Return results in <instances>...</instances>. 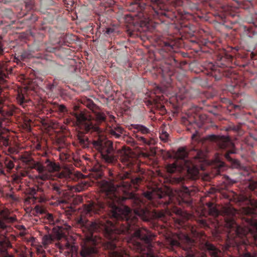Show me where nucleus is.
Instances as JSON below:
<instances>
[{"label": "nucleus", "mask_w": 257, "mask_h": 257, "mask_svg": "<svg viewBox=\"0 0 257 257\" xmlns=\"http://www.w3.org/2000/svg\"><path fill=\"white\" fill-rule=\"evenodd\" d=\"M81 219L79 220V223H81V224H83L84 223V220L82 219L83 218L82 217H81L80 218Z\"/></svg>", "instance_id": "nucleus-43"}, {"label": "nucleus", "mask_w": 257, "mask_h": 257, "mask_svg": "<svg viewBox=\"0 0 257 257\" xmlns=\"http://www.w3.org/2000/svg\"><path fill=\"white\" fill-rule=\"evenodd\" d=\"M0 226L2 228H4L6 226V225L3 222H1V221H0Z\"/></svg>", "instance_id": "nucleus-44"}, {"label": "nucleus", "mask_w": 257, "mask_h": 257, "mask_svg": "<svg viewBox=\"0 0 257 257\" xmlns=\"http://www.w3.org/2000/svg\"><path fill=\"white\" fill-rule=\"evenodd\" d=\"M114 118H115L114 116H112V119H113L114 120Z\"/></svg>", "instance_id": "nucleus-46"}, {"label": "nucleus", "mask_w": 257, "mask_h": 257, "mask_svg": "<svg viewBox=\"0 0 257 257\" xmlns=\"http://www.w3.org/2000/svg\"><path fill=\"white\" fill-rule=\"evenodd\" d=\"M204 153L198 149H193L188 152L186 147H180L175 153V162L166 166L169 173L181 170H186L189 174L198 173L199 163L204 161Z\"/></svg>", "instance_id": "nucleus-3"}, {"label": "nucleus", "mask_w": 257, "mask_h": 257, "mask_svg": "<svg viewBox=\"0 0 257 257\" xmlns=\"http://www.w3.org/2000/svg\"><path fill=\"white\" fill-rule=\"evenodd\" d=\"M48 87L50 90L52 91L53 88L54 87V85L53 84H50Z\"/></svg>", "instance_id": "nucleus-42"}, {"label": "nucleus", "mask_w": 257, "mask_h": 257, "mask_svg": "<svg viewBox=\"0 0 257 257\" xmlns=\"http://www.w3.org/2000/svg\"><path fill=\"white\" fill-rule=\"evenodd\" d=\"M253 172H257V167H255L253 169Z\"/></svg>", "instance_id": "nucleus-45"}, {"label": "nucleus", "mask_w": 257, "mask_h": 257, "mask_svg": "<svg viewBox=\"0 0 257 257\" xmlns=\"http://www.w3.org/2000/svg\"><path fill=\"white\" fill-rule=\"evenodd\" d=\"M53 241V237L51 234L45 235L43 237V243L44 245H47Z\"/></svg>", "instance_id": "nucleus-24"}, {"label": "nucleus", "mask_w": 257, "mask_h": 257, "mask_svg": "<svg viewBox=\"0 0 257 257\" xmlns=\"http://www.w3.org/2000/svg\"><path fill=\"white\" fill-rule=\"evenodd\" d=\"M109 131L111 137L115 139L121 138L122 136L124 135L125 132L124 129L119 126L114 127L111 128Z\"/></svg>", "instance_id": "nucleus-16"}, {"label": "nucleus", "mask_w": 257, "mask_h": 257, "mask_svg": "<svg viewBox=\"0 0 257 257\" xmlns=\"http://www.w3.org/2000/svg\"><path fill=\"white\" fill-rule=\"evenodd\" d=\"M170 244L172 247L182 248L185 251L184 255L186 257H207L206 254L198 251L195 241L186 234H179L178 240L172 239ZM200 248L207 252L210 257H223L220 250L208 242L201 244Z\"/></svg>", "instance_id": "nucleus-5"}, {"label": "nucleus", "mask_w": 257, "mask_h": 257, "mask_svg": "<svg viewBox=\"0 0 257 257\" xmlns=\"http://www.w3.org/2000/svg\"><path fill=\"white\" fill-rule=\"evenodd\" d=\"M28 169L27 170H22L18 172L20 175L23 177L29 176L30 177V172Z\"/></svg>", "instance_id": "nucleus-29"}, {"label": "nucleus", "mask_w": 257, "mask_h": 257, "mask_svg": "<svg viewBox=\"0 0 257 257\" xmlns=\"http://www.w3.org/2000/svg\"><path fill=\"white\" fill-rule=\"evenodd\" d=\"M37 191L40 192H44V189L41 187L37 186V190L34 188L32 189L31 192V195L34 196L37 194Z\"/></svg>", "instance_id": "nucleus-31"}, {"label": "nucleus", "mask_w": 257, "mask_h": 257, "mask_svg": "<svg viewBox=\"0 0 257 257\" xmlns=\"http://www.w3.org/2000/svg\"><path fill=\"white\" fill-rule=\"evenodd\" d=\"M109 181L100 183L101 191L104 193V202L89 203L84 205L83 212L87 216L106 212L116 221H99L88 225L91 236L100 232L108 239L104 248L108 250L109 257H159L154 251V234L146 228L140 227L138 217L144 221L151 218H166L169 211H164L149 208L144 197L153 206L167 207L173 203V199L160 189L145 192L144 197L139 196L130 190L133 186L137 188L143 181L141 177L130 178L128 173L117 174L110 169Z\"/></svg>", "instance_id": "nucleus-1"}, {"label": "nucleus", "mask_w": 257, "mask_h": 257, "mask_svg": "<svg viewBox=\"0 0 257 257\" xmlns=\"http://www.w3.org/2000/svg\"><path fill=\"white\" fill-rule=\"evenodd\" d=\"M169 137V134L164 130H162L161 132L160 133V139L164 142H166Z\"/></svg>", "instance_id": "nucleus-25"}, {"label": "nucleus", "mask_w": 257, "mask_h": 257, "mask_svg": "<svg viewBox=\"0 0 257 257\" xmlns=\"http://www.w3.org/2000/svg\"><path fill=\"white\" fill-rule=\"evenodd\" d=\"M126 142L128 144H130L132 146H135L137 144H139L138 142L137 143L134 138L132 137L128 138L126 140Z\"/></svg>", "instance_id": "nucleus-32"}, {"label": "nucleus", "mask_w": 257, "mask_h": 257, "mask_svg": "<svg viewBox=\"0 0 257 257\" xmlns=\"http://www.w3.org/2000/svg\"><path fill=\"white\" fill-rule=\"evenodd\" d=\"M191 193L192 191L188 187L183 186L178 194L177 200L178 204L182 205V203H185L187 205H191L192 203Z\"/></svg>", "instance_id": "nucleus-11"}, {"label": "nucleus", "mask_w": 257, "mask_h": 257, "mask_svg": "<svg viewBox=\"0 0 257 257\" xmlns=\"http://www.w3.org/2000/svg\"><path fill=\"white\" fill-rule=\"evenodd\" d=\"M249 186H250V189H251V190H254V189L257 188V181L252 182L250 184Z\"/></svg>", "instance_id": "nucleus-37"}, {"label": "nucleus", "mask_w": 257, "mask_h": 257, "mask_svg": "<svg viewBox=\"0 0 257 257\" xmlns=\"http://www.w3.org/2000/svg\"><path fill=\"white\" fill-rule=\"evenodd\" d=\"M4 157L1 156L0 155V171L2 174H5V170L3 169V161H2V159H3Z\"/></svg>", "instance_id": "nucleus-35"}, {"label": "nucleus", "mask_w": 257, "mask_h": 257, "mask_svg": "<svg viewBox=\"0 0 257 257\" xmlns=\"http://www.w3.org/2000/svg\"><path fill=\"white\" fill-rule=\"evenodd\" d=\"M204 68L206 71V74L214 77L215 80L221 79L222 76L231 78L234 75L229 69H224L223 68L215 66L212 62L206 63Z\"/></svg>", "instance_id": "nucleus-7"}, {"label": "nucleus", "mask_w": 257, "mask_h": 257, "mask_svg": "<svg viewBox=\"0 0 257 257\" xmlns=\"http://www.w3.org/2000/svg\"><path fill=\"white\" fill-rule=\"evenodd\" d=\"M16 110L17 108L13 106L4 105L0 99V127L4 125V120L12 116Z\"/></svg>", "instance_id": "nucleus-9"}, {"label": "nucleus", "mask_w": 257, "mask_h": 257, "mask_svg": "<svg viewBox=\"0 0 257 257\" xmlns=\"http://www.w3.org/2000/svg\"><path fill=\"white\" fill-rule=\"evenodd\" d=\"M174 212L177 215H182V211L181 209L175 207L173 210Z\"/></svg>", "instance_id": "nucleus-36"}, {"label": "nucleus", "mask_w": 257, "mask_h": 257, "mask_svg": "<svg viewBox=\"0 0 257 257\" xmlns=\"http://www.w3.org/2000/svg\"><path fill=\"white\" fill-rule=\"evenodd\" d=\"M177 97L181 100L189 98L190 97V91L186 87H182L179 88Z\"/></svg>", "instance_id": "nucleus-19"}, {"label": "nucleus", "mask_w": 257, "mask_h": 257, "mask_svg": "<svg viewBox=\"0 0 257 257\" xmlns=\"http://www.w3.org/2000/svg\"><path fill=\"white\" fill-rule=\"evenodd\" d=\"M95 116L97 121L100 122L104 121L106 118L105 114L102 112H96Z\"/></svg>", "instance_id": "nucleus-23"}, {"label": "nucleus", "mask_w": 257, "mask_h": 257, "mask_svg": "<svg viewBox=\"0 0 257 257\" xmlns=\"http://www.w3.org/2000/svg\"><path fill=\"white\" fill-rule=\"evenodd\" d=\"M11 246L9 239L5 236L0 235V257H14L7 251V248Z\"/></svg>", "instance_id": "nucleus-12"}, {"label": "nucleus", "mask_w": 257, "mask_h": 257, "mask_svg": "<svg viewBox=\"0 0 257 257\" xmlns=\"http://www.w3.org/2000/svg\"><path fill=\"white\" fill-rule=\"evenodd\" d=\"M226 181L229 184H233L234 182H232L231 180L228 177H226Z\"/></svg>", "instance_id": "nucleus-41"}, {"label": "nucleus", "mask_w": 257, "mask_h": 257, "mask_svg": "<svg viewBox=\"0 0 257 257\" xmlns=\"http://www.w3.org/2000/svg\"><path fill=\"white\" fill-rule=\"evenodd\" d=\"M36 149L38 152L37 154L45 158L39 161V164H37V171L38 175L35 176L36 181L41 185L43 184L52 192L56 199L63 202L64 201L63 197L65 192L64 186L58 180H50L45 183L43 182L50 178L51 173L59 171L60 169L59 165L47 157V152L44 149H42L40 145H37Z\"/></svg>", "instance_id": "nucleus-2"}, {"label": "nucleus", "mask_w": 257, "mask_h": 257, "mask_svg": "<svg viewBox=\"0 0 257 257\" xmlns=\"http://www.w3.org/2000/svg\"><path fill=\"white\" fill-rule=\"evenodd\" d=\"M133 127L136 130V132L134 131L133 135L134 138L137 139V141L140 145L151 146L154 145L156 143L155 140L151 137H145V136H140L139 133L142 135H148L151 133L150 130L146 126L142 124H133Z\"/></svg>", "instance_id": "nucleus-8"}, {"label": "nucleus", "mask_w": 257, "mask_h": 257, "mask_svg": "<svg viewBox=\"0 0 257 257\" xmlns=\"http://www.w3.org/2000/svg\"><path fill=\"white\" fill-rule=\"evenodd\" d=\"M103 167L98 163L95 164L91 168L92 175L97 179L101 178L103 175Z\"/></svg>", "instance_id": "nucleus-14"}, {"label": "nucleus", "mask_w": 257, "mask_h": 257, "mask_svg": "<svg viewBox=\"0 0 257 257\" xmlns=\"http://www.w3.org/2000/svg\"><path fill=\"white\" fill-rule=\"evenodd\" d=\"M3 169L7 168L8 170H12L14 167V164L10 156H5L3 159Z\"/></svg>", "instance_id": "nucleus-18"}, {"label": "nucleus", "mask_w": 257, "mask_h": 257, "mask_svg": "<svg viewBox=\"0 0 257 257\" xmlns=\"http://www.w3.org/2000/svg\"><path fill=\"white\" fill-rule=\"evenodd\" d=\"M179 224L180 225H182V224H181V223H180V222H179Z\"/></svg>", "instance_id": "nucleus-48"}, {"label": "nucleus", "mask_w": 257, "mask_h": 257, "mask_svg": "<svg viewBox=\"0 0 257 257\" xmlns=\"http://www.w3.org/2000/svg\"><path fill=\"white\" fill-rule=\"evenodd\" d=\"M231 128L235 132H239L240 129V127L238 125L233 126L231 127Z\"/></svg>", "instance_id": "nucleus-39"}, {"label": "nucleus", "mask_w": 257, "mask_h": 257, "mask_svg": "<svg viewBox=\"0 0 257 257\" xmlns=\"http://www.w3.org/2000/svg\"><path fill=\"white\" fill-rule=\"evenodd\" d=\"M209 139L212 141H215L217 143L219 147L221 149H231L233 147V144L230 139L225 136H217L216 135H211L209 137Z\"/></svg>", "instance_id": "nucleus-10"}, {"label": "nucleus", "mask_w": 257, "mask_h": 257, "mask_svg": "<svg viewBox=\"0 0 257 257\" xmlns=\"http://www.w3.org/2000/svg\"><path fill=\"white\" fill-rule=\"evenodd\" d=\"M164 47L165 50L171 51L173 49L174 44L169 42H164Z\"/></svg>", "instance_id": "nucleus-26"}, {"label": "nucleus", "mask_w": 257, "mask_h": 257, "mask_svg": "<svg viewBox=\"0 0 257 257\" xmlns=\"http://www.w3.org/2000/svg\"><path fill=\"white\" fill-rule=\"evenodd\" d=\"M113 31H114V29L113 28H106L105 33L109 35V34L112 33L113 32Z\"/></svg>", "instance_id": "nucleus-38"}, {"label": "nucleus", "mask_w": 257, "mask_h": 257, "mask_svg": "<svg viewBox=\"0 0 257 257\" xmlns=\"http://www.w3.org/2000/svg\"><path fill=\"white\" fill-rule=\"evenodd\" d=\"M22 161L28 169L30 170L34 169L37 170V164H39V161H35L29 157H23Z\"/></svg>", "instance_id": "nucleus-13"}, {"label": "nucleus", "mask_w": 257, "mask_h": 257, "mask_svg": "<svg viewBox=\"0 0 257 257\" xmlns=\"http://www.w3.org/2000/svg\"><path fill=\"white\" fill-rule=\"evenodd\" d=\"M232 153H234V152L233 151H232V150H228V151H227L225 153V154L224 155V156H225V158L227 160H228L229 161H232V159H231V158L230 156V154H232Z\"/></svg>", "instance_id": "nucleus-33"}, {"label": "nucleus", "mask_w": 257, "mask_h": 257, "mask_svg": "<svg viewBox=\"0 0 257 257\" xmlns=\"http://www.w3.org/2000/svg\"><path fill=\"white\" fill-rule=\"evenodd\" d=\"M173 60H174V61L175 62H176V60H175V59H173Z\"/></svg>", "instance_id": "nucleus-47"}, {"label": "nucleus", "mask_w": 257, "mask_h": 257, "mask_svg": "<svg viewBox=\"0 0 257 257\" xmlns=\"http://www.w3.org/2000/svg\"><path fill=\"white\" fill-rule=\"evenodd\" d=\"M120 160L126 167H130L133 164L132 158L125 152H123L121 155Z\"/></svg>", "instance_id": "nucleus-17"}, {"label": "nucleus", "mask_w": 257, "mask_h": 257, "mask_svg": "<svg viewBox=\"0 0 257 257\" xmlns=\"http://www.w3.org/2000/svg\"><path fill=\"white\" fill-rule=\"evenodd\" d=\"M13 181L16 183H19L21 182V180L22 179V177L20 175V174L17 172L16 174H14L12 176Z\"/></svg>", "instance_id": "nucleus-28"}, {"label": "nucleus", "mask_w": 257, "mask_h": 257, "mask_svg": "<svg viewBox=\"0 0 257 257\" xmlns=\"http://www.w3.org/2000/svg\"><path fill=\"white\" fill-rule=\"evenodd\" d=\"M68 175L70 178H71L74 180L81 178L83 177V175L80 172H74V173L69 172Z\"/></svg>", "instance_id": "nucleus-22"}, {"label": "nucleus", "mask_w": 257, "mask_h": 257, "mask_svg": "<svg viewBox=\"0 0 257 257\" xmlns=\"http://www.w3.org/2000/svg\"><path fill=\"white\" fill-rule=\"evenodd\" d=\"M97 253L95 247L87 246H83L80 251L82 257H91V256Z\"/></svg>", "instance_id": "nucleus-15"}, {"label": "nucleus", "mask_w": 257, "mask_h": 257, "mask_svg": "<svg viewBox=\"0 0 257 257\" xmlns=\"http://www.w3.org/2000/svg\"><path fill=\"white\" fill-rule=\"evenodd\" d=\"M73 118H67L64 122L68 125H74L77 131L76 142L83 148H88L90 144L88 136V133H98V126L90 119L89 116L82 111L73 112Z\"/></svg>", "instance_id": "nucleus-4"}, {"label": "nucleus", "mask_w": 257, "mask_h": 257, "mask_svg": "<svg viewBox=\"0 0 257 257\" xmlns=\"http://www.w3.org/2000/svg\"><path fill=\"white\" fill-rule=\"evenodd\" d=\"M67 111L66 107L63 104H59L57 112L58 113H65Z\"/></svg>", "instance_id": "nucleus-30"}, {"label": "nucleus", "mask_w": 257, "mask_h": 257, "mask_svg": "<svg viewBox=\"0 0 257 257\" xmlns=\"http://www.w3.org/2000/svg\"><path fill=\"white\" fill-rule=\"evenodd\" d=\"M17 100L20 105L24 108L27 105V104L30 103V100L26 98L24 94L22 92H18Z\"/></svg>", "instance_id": "nucleus-20"}, {"label": "nucleus", "mask_w": 257, "mask_h": 257, "mask_svg": "<svg viewBox=\"0 0 257 257\" xmlns=\"http://www.w3.org/2000/svg\"><path fill=\"white\" fill-rule=\"evenodd\" d=\"M87 186V183L85 182L82 187H74L75 191L76 192H80L82 190L84 189Z\"/></svg>", "instance_id": "nucleus-34"}, {"label": "nucleus", "mask_w": 257, "mask_h": 257, "mask_svg": "<svg viewBox=\"0 0 257 257\" xmlns=\"http://www.w3.org/2000/svg\"><path fill=\"white\" fill-rule=\"evenodd\" d=\"M21 58L20 59H19L18 60H24L25 59L27 58V55L26 53H24V54H22L21 55Z\"/></svg>", "instance_id": "nucleus-40"}, {"label": "nucleus", "mask_w": 257, "mask_h": 257, "mask_svg": "<svg viewBox=\"0 0 257 257\" xmlns=\"http://www.w3.org/2000/svg\"><path fill=\"white\" fill-rule=\"evenodd\" d=\"M100 130L98 127V133H88L96 138L92 141L94 148L100 154L101 158L109 163H114L116 159L114 155L113 143L111 141L100 135Z\"/></svg>", "instance_id": "nucleus-6"}, {"label": "nucleus", "mask_w": 257, "mask_h": 257, "mask_svg": "<svg viewBox=\"0 0 257 257\" xmlns=\"http://www.w3.org/2000/svg\"><path fill=\"white\" fill-rule=\"evenodd\" d=\"M1 218L5 221L13 222L15 218L9 216L8 211L6 210H2L0 212Z\"/></svg>", "instance_id": "nucleus-21"}, {"label": "nucleus", "mask_w": 257, "mask_h": 257, "mask_svg": "<svg viewBox=\"0 0 257 257\" xmlns=\"http://www.w3.org/2000/svg\"><path fill=\"white\" fill-rule=\"evenodd\" d=\"M59 105V104L57 103L56 102L52 103L51 104V106H50V108H49V111H50V113H51L53 112H57Z\"/></svg>", "instance_id": "nucleus-27"}]
</instances>
